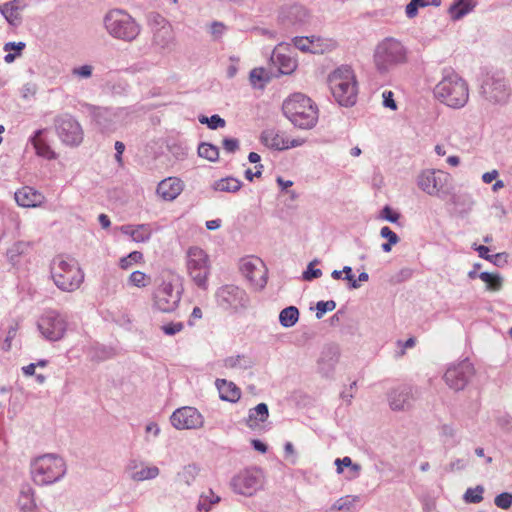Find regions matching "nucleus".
Wrapping results in <instances>:
<instances>
[{
  "label": "nucleus",
  "instance_id": "nucleus-45",
  "mask_svg": "<svg viewBox=\"0 0 512 512\" xmlns=\"http://www.w3.org/2000/svg\"><path fill=\"white\" fill-rule=\"evenodd\" d=\"M336 308V303L333 300L330 301H320L316 305V317L318 319L322 318L323 315L328 311H333Z\"/></svg>",
  "mask_w": 512,
  "mask_h": 512
},
{
  "label": "nucleus",
  "instance_id": "nucleus-64",
  "mask_svg": "<svg viewBox=\"0 0 512 512\" xmlns=\"http://www.w3.org/2000/svg\"><path fill=\"white\" fill-rule=\"evenodd\" d=\"M35 369H36V364H34V363H31L27 366L22 367V371L25 376L35 375Z\"/></svg>",
  "mask_w": 512,
  "mask_h": 512
},
{
  "label": "nucleus",
  "instance_id": "nucleus-31",
  "mask_svg": "<svg viewBox=\"0 0 512 512\" xmlns=\"http://www.w3.org/2000/svg\"><path fill=\"white\" fill-rule=\"evenodd\" d=\"M144 263V255L140 251H132L127 256L120 258L119 267L122 270H129L134 264Z\"/></svg>",
  "mask_w": 512,
  "mask_h": 512
},
{
  "label": "nucleus",
  "instance_id": "nucleus-57",
  "mask_svg": "<svg viewBox=\"0 0 512 512\" xmlns=\"http://www.w3.org/2000/svg\"><path fill=\"white\" fill-rule=\"evenodd\" d=\"M202 318V310L199 307H194L190 318L188 320V324L193 326L195 324V320Z\"/></svg>",
  "mask_w": 512,
  "mask_h": 512
},
{
  "label": "nucleus",
  "instance_id": "nucleus-2",
  "mask_svg": "<svg viewBox=\"0 0 512 512\" xmlns=\"http://www.w3.org/2000/svg\"><path fill=\"white\" fill-rule=\"evenodd\" d=\"M328 84L334 99L345 107L353 106L357 101L358 83L354 71L341 66L330 73Z\"/></svg>",
  "mask_w": 512,
  "mask_h": 512
},
{
  "label": "nucleus",
  "instance_id": "nucleus-41",
  "mask_svg": "<svg viewBox=\"0 0 512 512\" xmlns=\"http://www.w3.org/2000/svg\"><path fill=\"white\" fill-rule=\"evenodd\" d=\"M428 5V2L425 0H411L405 9L406 15L408 18H414L418 13V8L425 7Z\"/></svg>",
  "mask_w": 512,
  "mask_h": 512
},
{
  "label": "nucleus",
  "instance_id": "nucleus-44",
  "mask_svg": "<svg viewBox=\"0 0 512 512\" xmlns=\"http://www.w3.org/2000/svg\"><path fill=\"white\" fill-rule=\"evenodd\" d=\"M494 502L501 509H509L512 506V494L508 492L501 493L495 497Z\"/></svg>",
  "mask_w": 512,
  "mask_h": 512
},
{
  "label": "nucleus",
  "instance_id": "nucleus-23",
  "mask_svg": "<svg viewBox=\"0 0 512 512\" xmlns=\"http://www.w3.org/2000/svg\"><path fill=\"white\" fill-rule=\"evenodd\" d=\"M268 416V406L265 403H260L256 407L249 410V414L246 419V425L252 430L259 429L261 424L268 419Z\"/></svg>",
  "mask_w": 512,
  "mask_h": 512
},
{
  "label": "nucleus",
  "instance_id": "nucleus-37",
  "mask_svg": "<svg viewBox=\"0 0 512 512\" xmlns=\"http://www.w3.org/2000/svg\"><path fill=\"white\" fill-rule=\"evenodd\" d=\"M198 155L209 161H216L219 157V150L212 144L202 143L198 147Z\"/></svg>",
  "mask_w": 512,
  "mask_h": 512
},
{
  "label": "nucleus",
  "instance_id": "nucleus-54",
  "mask_svg": "<svg viewBox=\"0 0 512 512\" xmlns=\"http://www.w3.org/2000/svg\"><path fill=\"white\" fill-rule=\"evenodd\" d=\"M383 103L386 107L396 110L397 106L393 99V92L392 91H385L383 92Z\"/></svg>",
  "mask_w": 512,
  "mask_h": 512
},
{
  "label": "nucleus",
  "instance_id": "nucleus-55",
  "mask_svg": "<svg viewBox=\"0 0 512 512\" xmlns=\"http://www.w3.org/2000/svg\"><path fill=\"white\" fill-rule=\"evenodd\" d=\"M343 272L345 273V279L351 283L352 288H357L359 284L354 279V275L352 273V269L349 266H345L343 269Z\"/></svg>",
  "mask_w": 512,
  "mask_h": 512
},
{
  "label": "nucleus",
  "instance_id": "nucleus-20",
  "mask_svg": "<svg viewBox=\"0 0 512 512\" xmlns=\"http://www.w3.org/2000/svg\"><path fill=\"white\" fill-rule=\"evenodd\" d=\"M443 174L441 171L425 170L417 180L418 187L429 195H436L443 187V182L436 174Z\"/></svg>",
  "mask_w": 512,
  "mask_h": 512
},
{
  "label": "nucleus",
  "instance_id": "nucleus-24",
  "mask_svg": "<svg viewBox=\"0 0 512 512\" xmlns=\"http://www.w3.org/2000/svg\"><path fill=\"white\" fill-rule=\"evenodd\" d=\"M413 396L409 389L394 390L389 396L390 407L393 410H403L411 406Z\"/></svg>",
  "mask_w": 512,
  "mask_h": 512
},
{
  "label": "nucleus",
  "instance_id": "nucleus-35",
  "mask_svg": "<svg viewBox=\"0 0 512 512\" xmlns=\"http://www.w3.org/2000/svg\"><path fill=\"white\" fill-rule=\"evenodd\" d=\"M159 475V469L156 466L141 467V469L135 471L132 478L135 481H144L154 479Z\"/></svg>",
  "mask_w": 512,
  "mask_h": 512
},
{
  "label": "nucleus",
  "instance_id": "nucleus-9",
  "mask_svg": "<svg viewBox=\"0 0 512 512\" xmlns=\"http://www.w3.org/2000/svg\"><path fill=\"white\" fill-rule=\"evenodd\" d=\"M181 297V289L172 280H163L153 293V308L161 313H173L178 308Z\"/></svg>",
  "mask_w": 512,
  "mask_h": 512
},
{
  "label": "nucleus",
  "instance_id": "nucleus-58",
  "mask_svg": "<svg viewBox=\"0 0 512 512\" xmlns=\"http://www.w3.org/2000/svg\"><path fill=\"white\" fill-rule=\"evenodd\" d=\"M497 176H498V171L492 170L490 172L484 173L482 176V180L484 183L489 184V183L493 182L497 178Z\"/></svg>",
  "mask_w": 512,
  "mask_h": 512
},
{
  "label": "nucleus",
  "instance_id": "nucleus-53",
  "mask_svg": "<svg viewBox=\"0 0 512 512\" xmlns=\"http://www.w3.org/2000/svg\"><path fill=\"white\" fill-rule=\"evenodd\" d=\"M382 217L390 222H397L399 214L394 212L389 206H385L382 210Z\"/></svg>",
  "mask_w": 512,
  "mask_h": 512
},
{
  "label": "nucleus",
  "instance_id": "nucleus-50",
  "mask_svg": "<svg viewBox=\"0 0 512 512\" xmlns=\"http://www.w3.org/2000/svg\"><path fill=\"white\" fill-rule=\"evenodd\" d=\"M475 250L478 252L479 256L481 258H484L488 261H494L493 259L494 258H500L501 257V254H495V255H490L489 254V248L487 246H484V245H479L477 247H475Z\"/></svg>",
  "mask_w": 512,
  "mask_h": 512
},
{
  "label": "nucleus",
  "instance_id": "nucleus-5",
  "mask_svg": "<svg viewBox=\"0 0 512 512\" xmlns=\"http://www.w3.org/2000/svg\"><path fill=\"white\" fill-rule=\"evenodd\" d=\"M66 466L64 460L54 454L37 457L31 464V475L37 485H48L64 476Z\"/></svg>",
  "mask_w": 512,
  "mask_h": 512
},
{
  "label": "nucleus",
  "instance_id": "nucleus-39",
  "mask_svg": "<svg viewBox=\"0 0 512 512\" xmlns=\"http://www.w3.org/2000/svg\"><path fill=\"white\" fill-rule=\"evenodd\" d=\"M464 499L468 503H480L483 500V488H469L464 494Z\"/></svg>",
  "mask_w": 512,
  "mask_h": 512
},
{
  "label": "nucleus",
  "instance_id": "nucleus-8",
  "mask_svg": "<svg viewBox=\"0 0 512 512\" xmlns=\"http://www.w3.org/2000/svg\"><path fill=\"white\" fill-rule=\"evenodd\" d=\"M105 26L115 38L126 41L134 40L140 33L136 21L123 10H112L105 17Z\"/></svg>",
  "mask_w": 512,
  "mask_h": 512
},
{
  "label": "nucleus",
  "instance_id": "nucleus-29",
  "mask_svg": "<svg viewBox=\"0 0 512 512\" xmlns=\"http://www.w3.org/2000/svg\"><path fill=\"white\" fill-rule=\"evenodd\" d=\"M0 11L10 24L16 25L19 22L20 12L16 1L4 4L0 7Z\"/></svg>",
  "mask_w": 512,
  "mask_h": 512
},
{
  "label": "nucleus",
  "instance_id": "nucleus-15",
  "mask_svg": "<svg viewBox=\"0 0 512 512\" xmlns=\"http://www.w3.org/2000/svg\"><path fill=\"white\" fill-rule=\"evenodd\" d=\"M261 142L274 150H287L303 144V139L291 138L285 132L277 129H267L261 134Z\"/></svg>",
  "mask_w": 512,
  "mask_h": 512
},
{
  "label": "nucleus",
  "instance_id": "nucleus-46",
  "mask_svg": "<svg viewBox=\"0 0 512 512\" xmlns=\"http://www.w3.org/2000/svg\"><path fill=\"white\" fill-rule=\"evenodd\" d=\"M294 46L302 52L310 53L311 41L310 37L300 36L293 39Z\"/></svg>",
  "mask_w": 512,
  "mask_h": 512
},
{
  "label": "nucleus",
  "instance_id": "nucleus-33",
  "mask_svg": "<svg viewBox=\"0 0 512 512\" xmlns=\"http://www.w3.org/2000/svg\"><path fill=\"white\" fill-rule=\"evenodd\" d=\"M18 504L23 512H34L36 504L33 491L31 489L22 491L19 496Z\"/></svg>",
  "mask_w": 512,
  "mask_h": 512
},
{
  "label": "nucleus",
  "instance_id": "nucleus-7",
  "mask_svg": "<svg viewBox=\"0 0 512 512\" xmlns=\"http://www.w3.org/2000/svg\"><path fill=\"white\" fill-rule=\"evenodd\" d=\"M186 269L192 281L201 289L208 288L211 263L208 254L200 247L192 246L186 252Z\"/></svg>",
  "mask_w": 512,
  "mask_h": 512
},
{
  "label": "nucleus",
  "instance_id": "nucleus-60",
  "mask_svg": "<svg viewBox=\"0 0 512 512\" xmlns=\"http://www.w3.org/2000/svg\"><path fill=\"white\" fill-rule=\"evenodd\" d=\"M225 30V26L222 23L215 22L211 26V33L218 37L220 36Z\"/></svg>",
  "mask_w": 512,
  "mask_h": 512
},
{
  "label": "nucleus",
  "instance_id": "nucleus-30",
  "mask_svg": "<svg viewBox=\"0 0 512 512\" xmlns=\"http://www.w3.org/2000/svg\"><path fill=\"white\" fill-rule=\"evenodd\" d=\"M299 318V311L294 306H289L280 312L279 320L282 326L291 327Z\"/></svg>",
  "mask_w": 512,
  "mask_h": 512
},
{
  "label": "nucleus",
  "instance_id": "nucleus-43",
  "mask_svg": "<svg viewBox=\"0 0 512 512\" xmlns=\"http://www.w3.org/2000/svg\"><path fill=\"white\" fill-rule=\"evenodd\" d=\"M184 329L182 322H169L161 326V330L165 335L173 336L180 333Z\"/></svg>",
  "mask_w": 512,
  "mask_h": 512
},
{
  "label": "nucleus",
  "instance_id": "nucleus-12",
  "mask_svg": "<svg viewBox=\"0 0 512 512\" xmlns=\"http://www.w3.org/2000/svg\"><path fill=\"white\" fill-rule=\"evenodd\" d=\"M66 327V321L53 311L44 314L38 322L41 334L50 341L60 340L65 334Z\"/></svg>",
  "mask_w": 512,
  "mask_h": 512
},
{
  "label": "nucleus",
  "instance_id": "nucleus-4",
  "mask_svg": "<svg viewBox=\"0 0 512 512\" xmlns=\"http://www.w3.org/2000/svg\"><path fill=\"white\" fill-rule=\"evenodd\" d=\"M435 97L452 108L463 107L469 98L467 83L458 75L444 77L434 88Z\"/></svg>",
  "mask_w": 512,
  "mask_h": 512
},
{
  "label": "nucleus",
  "instance_id": "nucleus-36",
  "mask_svg": "<svg viewBox=\"0 0 512 512\" xmlns=\"http://www.w3.org/2000/svg\"><path fill=\"white\" fill-rule=\"evenodd\" d=\"M479 278L486 284L488 290L498 291L502 286V280L497 274L481 272Z\"/></svg>",
  "mask_w": 512,
  "mask_h": 512
},
{
  "label": "nucleus",
  "instance_id": "nucleus-6",
  "mask_svg": "<svg viewBox=\"0 0 512 512\" xmlns=\"http://www.w3.org/2000/svg\"><path fill=\"white\" fill-rule=\"evenodd\" d=\"M52 278L63 291H74L83 281V273L74 259L58 256L53 260Z\"/></svg>",
  "mask_w": 512,
  "mask_h": 512
},
{
  "label": "nucleus",
  "instance_id": "nucleus-47",
  "mask_svg": "<svg viewBox=\"0 0 512 512\" xmlns=\"http://www.w3.org/2000/svg\"><path fill=\"white\" fill-rule=\"evenodd\" d=\"M335 464L337 465V472L342 473L343 467H352L355 471H359L360 467L356 464H352V460L350 457H344L343 459H336Z\"/></svg>",
  "mask_w": 512,
  "mask_h": 512
},
{
  "label": "nucleus",
  "instance_id": "nucleus-10",
  "mask_svg": "<svg viewBox=\"0 0 512 512\" xmlns=\"http://www.w3.org/2000/svg\"><path fill=\"white\" fill-rule=\"evenodd\" d=\"M55 131L62 143L68 146H78L82 143L84 132L80 123L69 114H61L55 118Z\"/></svg>",
  "mask_w": 512,
  "mask_h": 512
},
{
  "label": "nucleus",
  "instance_id": "nucleus-52",
  "mask_svg": "<svg viewBox=\"0 0 512 512\" xmlns=\"http://www.w3.org/2000/svg\"><path fill=\"white\" fill-rule=\"evenodd\" d=\"M321 275L322 271L320 269H314L313 263H310L308 269L303 274V278L307 281H310L314 278H319Z\"/></svg>",
  "mask_w": 512,
  "mask_h": 512
},
{
  "label": "nucleus",
  "instance_id": "nucleus-27",
  "mask_svg": "<svg viewBox=\"0 0 512 512\" xmlns=\"http://www.w3.org/2000/svg\"><path fill=\"white\" fill-rule=\"evenodd\" d=\"M42 131H37L32 138V144L36 150L37 155L44 157L46 159L55 158L54 151L50 148V146L46 143V141L42 138Z\"/></svg>",
  "mask_w": 512,
  "mask_h": 512
},
{
  "label": "nucleus",
  "instance_id": "nucleus-28",
  "mask_svg": "<svg viewBox=\"0 0 512 512\" xmlns=\"http://www.w3.org/2000/svg\"><path fill=\"white\" fill-rule=\"evenodd\" d=\"M474 7L473 0H459L449 8L452 19L458 20Z\"/></svg>",
  "mask_w": 512,
  "mask_h": 512
},
{
  "label": "nucleus",
  "instance_id": "nucleus-62",
  "mask_svg": "<svg viewBox=\"0 0 512 512\" xmlns=\"http://www.w3.org/2000/svg\"><path fill=\"white\" fill-rule=\"evenodd\" d=\"M203 499H207L210 504H216L220 501V497L216 495L212 490H209L207 494L202 495Z\"/></svg>",
  "mask_w": 512,
  "mask_h": 512
},
{
  "label": "nucleus",
  "instance_id": "nucleus-40",
  "mask_svg": "<svg viewBox=\"0 0 512 512\" xmlns=\"http://www.w3.org/2000/svg\"><path fill=\"white\" fill-rule=\"evenodd\" d=\"M266 72L263 68H255L250 72V82L254 87L262 88L266 81Z\"/></svg>",
  "mask_w": 512,
  "mask_h": 512
},
{
  "label": "nucleus",
  "instance_id": "nucleus-38",
  "mask_svg": "<svg viewBox=\"0 0 512 512\" xmlns=\"http://www.w3.org/2000/svg\"><path fill=\"white\" fill-rule=\"evenodd\" d=\"M276 59L279 62V70L282 74H290L297 66L296 61L292 58L277 55Z\"/></svg>",
  "mask_w": 512,
  "mask_h": 512
},
{
  "label": "nucleus",
  "instance_id": "nucleus-34",
  "mask_svg": "<svg viewBox=\"0 0 512 512\" xmlns=\"http://www.w3.org/2000/svg\"><path fill=\"white\" fill-rule=\"evenodd\" d=\"M241 182L232 177L220 179L215 183V189L223 192H236L240 189Z\"/></svg>",
  "mask_w": 512,
  "mask_h": 512
},
{
  "label": "nucleus",
  "instance_id": "nucleus-18",
  "mask_svg": "<svg viewBox=\"0 0 512 512\" xmlns=\"http://www.w3.org/2000/svg\"><path fill=\"white\" fill-rule=\"evenodd\" d=\"M16 203L24 208H36L45 202V196L30 186H24L14 193Z\"/></svg>",
  "mask_w": 512,
  "mask_h": 512
},
{
  "label": "nucleus",
  "instance_id": "nucleus-61",
  "mask_svg": "<svg viewBox=\"0 0 512 512\" xmlns=\"http://www.w3.org/2000/svg\"><path fill=\"white\" fill-rule=\"evenodd\" d=\"M154 18H155V21H156L157 23H159V24H160V23H164V24L162 25V27H161V31H163V33H164V34H168V35H169V34L171 33V27H170V25H168L167 23H165V20H164L160 15H155V16H154Z\"/></svg>",
  "mask_w": 512,
  "mask_h": 512
},
{
  "label": "nucleus",
  "instance_id": "nucleus-51",
  "mask_svg": "<svg viewBox=\"0 0 512 512\" xmlns=\"http://www.w3.org/2000/svg\"><path fill=\"white\" fill-rule=\"evenodd\" d=\"M72 73L73 75L81 78H88L92 75V66L83 65L81 67L74 68Z\"/></svg>",
  "mask_w": 512,
  "mask_h": 512
},
{
  "label": "nucleus",
  "instance_id": "nucleus-59",
  "mask_svg": "<svg viewBox=\"0 0 512 512\" xmlns=\"http://www.w3.org/2000/svg\"><path fill=\"white\" fill-rule=\"evenodd\" d=\"M115 150H116V160L119 162V163H122V154L125 150V145L120 142V141H116L115 143Z\"/></svg>",
  "mask_w": 512,
  "mask_h": 512
},
{
  "label": "nucleus",
  "instance_id": "nucleus-3",
  "mask_svg": "<svg viewBox=\"0 0 512 512\" xmlns=\"http://www.w3.org/2000/svg\"><path fill=\"white\" fill-rule=\"evenodd\" d=\"M374 64L380 73L407 62L408 52L401 41L387 37L379 42L374 51Z\"/></svg>",
  "mask_w": 512,
  "mask_h": 512
},
{
  "label": "nucleus",
  "instance_id": "nucleus-1",
  "mask_svg": "<svg viewBox=\"0 0 512 512\" xmlns=\"http://www.w3.org/2000/svg\"><path fill=\"white\" fill-rule=\"evenodd\" d=\"M282 110L291 123L301 129H310L318 121L316 104L302 93H294L289 96L283 102Z\"/></svg>",
  "mask_w": 512,
  "mask_h": 512
},
{
  "label": "nucleus",
  "instance_id": "nucleus-63",
  "mask_svg": "<svg viewBox=\"0 0 512 512\" xmlns=\"http://www.w3.org/2000/svg\"><path fill=\"white\" fill-rule=\"evenodd\" d=\"M398 343L402 345L401 355H404L406 349L412 348V347L415 346L416 339L411 337L407 341H405L404 343H402L400 341Z\"/></svg>",
  "mask_w": 512,
  "mask_h": 512
},
{
  "label": "nucleus",
  "instance_id": "nucleus-25",
  "mask_svg": "<svg viewBox=\"0 0 512 512\" xmlns=\"http://www.w3.org/2000/svg\"><path fill=\"white\" fill-rule=\"evenodd\" d=\"M216 385L222 400L230 402H236L239 400L241 391L234 383L221 379L216 381Z\"/></svg>",
  "mask_w": 512,
  "mask_h": 512
},
{
  "label": "nucleus",
  "instance_id": "nucleus-14",
  "mask_svg": "<svg viewBox=\"0 0 512 512\" xmlns=\"http://www.w3.org/2000/svg\"><path fill=\"white\" fill-rule=\"evenodd\" d=\"M218 304L225 309L238 310L243 308L247 303V295L245 291L235 285H224L216 292Z\"/></svg>",
  "mask_w": 512,
  "mask_h": 512
},
{
  "label": "nucleus",
  "instance_id": "nucleus-49",
  "mask_svg": "<svg viewBox=\"0 0 512 512\" xmlns=\"http://www.w3.org/2000/svg\"><path fill=\"white\" fill-rule=\"evenodd\" d=\"M380 235L383 238L388 239V242L390 243L397 244L399 241V237L397 236V234L394 231H392L388 226H384L381 228Z\"/></svg>",
  "mask_w": 512,
  "mask_h": 512
},
{
  "label": "nucleus",
  "instance_id": "nucleus-16",
  "mask_svg": "<svg viewBox=\"0 0 512 512\" xmlns=\"http://www.w3.org/2000/svg\"><path fill=\"white\" fill-rule=\"evenodd\" d=\"M474 374V367L471 363L463 361L447 369L444 379L449 387L454 390L463 389L469 378Z\"/></svg>",
  "mask_w": 512,
  "mask_h": 512
},
{
  "label": "nucleus",
  "instance_id": "nucleus-22",
  "mask_svg": "<svg viewBox=\"0 0 512 512\" xmlns=\"http://www.w3.org/2000/svg\"><path fill=\"white\" fill-rule=\"evenodd\" d=\"M120 230L123 234L130 236L132 241L136 243L147 242L153 232L149 224L123 225Z\"/></svg>",
  "mask_w": 512,
  "mask_h": 512
},
{
  "label": "nucleus",
  "instance_id": "nucleus-11",
  "mask_svg": "<svg viewBox=\"0 0 512 512\" xmlns=\"http://www.w3.org/2000/svg\"><path fill=\"white\" fill-rule=\"evenodd\" d=\"M242 275L255 287L262 288L267 283V269L264 262L256 256H247L240 260Z\"/></svg>",
  "mask_w": 512,
  "mask_h": 512
},
{
  "label": "nucleus",
  "instance_id": "nucleus-48",
  "mask_svg": "<svg viewBox=\"0 0 512 512\" xmlns=\"http://www.w3.org/2000/svg\"><path fill=\"white\" fill-rule=\"evenodd\" d=\"M222 145L225 151L233 153L239 148V141L235 138H225L222 141Z\"/></svg>",
  "mask_w": 512,
  "mask_h": 512
},
{
  "label": "nucleus",
  "instance_id": "nucleus-19",
  "mask_svg": "<svg viewBox=\"0 0 512 512\" xmlns=\"http://www.w3.org/2000/svg\"><path fill=\"white\" fill-rule=\"evenodd\" d=\"M487 99L499 103L508 99L510 90L504 80H488L482 85Z\"/></svg>",
  "mask_w": 512,
  "mask_h": 512
},
{
  "label": "nucleus",
  "instance_id": "nucleus-32",
  "mask_svg": "<svg viewBox=\"0 0 512 512\" xmlns=\"http://www.w3.org/2000/svg\"><path fill=\"white\" fill-rule=\"evenodd\" d=\"M128 283L137 288H145L150 285L151 277L140 270H136L129 275Z\"/></svg>",
  "mask_w": 512,
  "mask_h": 512
},
{
  "label": "nucleus",
  "instance_id": "nucleus-42",
  "mask_svg": "<svg viewBox=\"0 0 512 512\" xmlns=\"http://www.w3.org/2000/svg\"><path fill=\"white\" fill-rule=\"evenodd\" d=\"M199 121L202 124H208L209 128L211 129H217L219 127L225 126V120L221 118L219 115H212L210 118L202 116L199 118Z\"/></svg>",
  "mask_w": 512,
  "mask_h": 512
},
{
  "label": "nucleus",
  "instance_id": "nucleus-21",
  "mask_svg": "<svg viewBox=\"0 0 512 512\" xmlns=\"http://www.w3.org/2000/svg\"><path fill=\"white\" fill-rule=\"evenodd\" d=\"M183 190V182L177 177L162 180L157 187V194L165 201L176 199Z\"/></svg>",
  "mask_w": 512,
  "mask_h": 512
},
{
  "label": "nucleus",
  "instance_id": "nucleus-17",
  "mask_svg": "<svg viewBox=\"0 0 512 512\" xmlns=\"http://www.w3.org/2000/svg\"><path fill=\"white\" fill-rule=\"evenodd\" d=\"M260 485V472L257 470H245L233 479L234 489L242 495H252Z\"/></svg>",
  "mask_w": 512,
  "mask_h": 512
},
{
  "label": "nucleus",
  "instance_id": "nucleus-13",
  "mask_svg": "<svg viewBox=\"0 0 512 512\" xmlns=\"http://www.w3.org/2000/svg\"><path fill=\"white\" fill-rule=\"evenodd\" d=\"M171 424L176 429H199L204 424L202 414L194 407L178 408L170 417Z\"/></svg>",
  "mask_w": 512,
  "mask_h": 512
},
{
  "label": "nucleus",
  "instance_id": "nucleus-26",
  "mask_svg": "<svg viewBox=\"0 0 512 512\" xmlns=\"http://www.w3.org/2000/svg\"><path fill=\"white\" fill-rule=\"evenodd\" d=\"M311 46L310 53L323 54L334 50L337 46V42L332 38H324L320 36L310 37Z\"/></svg>",
  "mask_w": 512,
  "mask_h": 512
},
{
  "label": "nucleus",
  "instance_id": "nucleus-56",
  "mask_svg": "<svg viewBox=\"0 0 512 512\" xmlns=\"http://www.w3.org/2000/svg\"><path fill=\"white\" fill-rule=\"evenodd\" d=\"M25 48V43L23 42H18V43H15V42H9V43H6L4 45V50L5 51H10V50H16L18 51V54Z\"/></svg>",
  "mask_w": 512,
  "mask_h": 512
}]
</instances>
